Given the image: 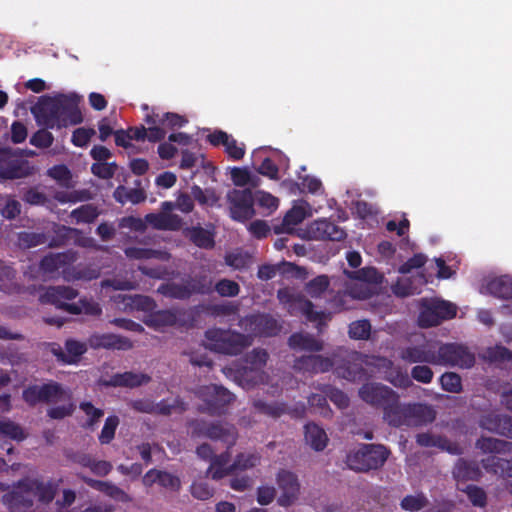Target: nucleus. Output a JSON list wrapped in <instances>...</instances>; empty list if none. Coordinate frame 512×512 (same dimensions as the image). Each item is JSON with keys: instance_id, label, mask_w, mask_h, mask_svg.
<instances>
[{"instance_id": "nucleus-1", "label": "nucleus", "mask_w": 512, "mask_h": 512, "mask_svg": "<svg viewBox=\"0 0 512 512\" xmlns=\"http://www.w3.org/2000/svg\"><path fill=\"white\" fill-rule=\"evenodd\" d=\"M54 494L55 488L52 484L26 479L19 482L12 492L6 494L3 501L10 512H30L36 498L48 503L54 498Z\"/></svg>"}, {"instance_id": "nucleus-2", "label": "nucleus", "mask_w": 512, "mask_h": 512, "mask_svg": "<svg viewBox=\"0 0 512 512\" xmlns=\"http://www.w3.org/2000/svg\"><path fill=\"white\" fill-rule=\"evenodd\" d=\"M77 296V291L66 286L49 287L39 297L42 303L53 304L56 307L63 308L71 314L99 315L100 306L87 299H81L77 304H67L66 301L72 300Z\"/></svg>"}, {"instance_id": "nucleus-3", "label": "nucleus", "mask_w": 512, "mask_h": 512, "mask_svg": "<svg viewBox=\"0 0 512 512\" xmlns=\"http://www.w3.org/2000/svg\"><path fill=\"white\" fill-rule=\"evenodd\" d=\"M259 463L260 456L257 453H241L232 464H229V454L222 453L211 459L207 472L212 479L219 480L237 471L252 469Z\"/></svg>"}, {"instance_id": "nucleus-4", "label": "nucleus", "mask_w": 512, "mask_h": 512, "mask_svg": "<svg viewBox=\"0 0 512 512\" xmlns=\"http://www.w3.org/2000/svg\"><path fill=\"white\" fill-rule=\"evenodd\" d=\"M44 391V401L53 404L47 412L50 418L63 419L73 413L75 404L69 389L56 382H49L44 384Z\"/></svg>"}, {"instance_id": "nucleus-5", "label": "nucleus", "mask_w": 512, "mask_h": 512, "mask_svg": "<svg viewBox=\"0 0 512 512\" xmlns=\"http://www.w3.org/2000/svg\"><path fill=\"white\" fill-rule=\"evenodd\" d=\"M388 454L382 445H364L347 456V464L356 471L376 469L384 464Z\"/></svg>"}, {"instance_id": "nucleus-6", "label": "nucleus", "mask_w": 512, "mask_h": 512, "mask_svg": "<svg viewBox=\"0 0 512 512\" xmlns=\"http://www.w3.org/2000/svg\"><path fill=\"white\" fill-rule=\"evenodd\" d=\"M456 315V306L439 299H424L418 316V323L423 328L439 325L442 321Z\"/></svg>"}, {"instance_id": "nucleus-7", "label": "nucleus", "mask_w": 512, "mask_h": 512, "mask_svg": "<svg viewBox=\"0 0 512 512\" xmlns=\"http://www.w3.org/2000/svg\"><path fill=\"white\" fill-rule=\"evenodd\" d=\"M248 345L247 338L241 334L220 329L206 332L205 346L215 352L237 354Z\"/></svg>"}, {"instance_id": "nucleus-8", "label": "nucleus", "mask_w": 512, "mask_h": 512, "mask_svg": "<svg viewBox=\"0 0 512 512\" xmlns=\"http://www.w3.org/2000/svg\"><path fill=\"white\" fill-rule=\"evenodd\" d=\"M349 281L345 284V294L353 299H365L370 294L369 284L382 282V275L373 267H365L358 271H345Z\"/></svg>"}, {"instance_id": "nucleus-9", "label": "nucleus", "mask_w": 512, "mask_h": 512, "mask_svg": "<svg viewBox=\"0 0 512 512\" xmlns=\"http://www.w3.org/2000/svg\"><path fill=\"white\" fill-rule=\"evenodd\" d=\"M278 298L291 314L300 313L304 315L307 320L311 322H318L319 325L329 319L328 314L314 311L313 305L310 301L306 300L303 296L297 294L290 288L279 290Z\"/></svg>"}, {"instance_id": "nucleus-10", "label": "nucleus", "mask_w": 512, "mask_h": 512, "mask_svg": "<svg viewBox=\"0 0 512 512\" xmlns=\"http://www.w3.org/2000/svg\"><path fill=\"white\" fill-rule=\"evenodd\" d=\"M437 365L470 368L475 357L467 347L457 343H437Z\"/></svg>"}, {"instance_id": "nucleus-11", "label": "nucleus", "mask_w": 512, "mask_h": 512, "mask_svg": "<svg viewBox=\"0 0 512 512\" xmlns=\"http://www.w3.org/2000/svg\"><path fill=\"white\" fill-rule=\"evenodd\" d=\"M62 102L59 101V95L55 97L42 98L33 108L32 113L38 124L47 128H59L61 120L59 108Z\"/></svg>"}, {"instance_id": "nucleus-12", "label": "nucleus", "mask_w": 512, "mask_h": 512, "mask_svg": "<svg viewBox=\"0 0 512 512\" xmlns=\"http://www.w3.org/2000/svg\"><path fill=\"white\" fill-rule=\"evenodd\" d=\"M276 480L280 490L278 504L282 507L293 505L300 495V483L297 476L290 471L282 470L277 474Z\"/></svg>"}, {"instance_id": "nucleus-13", "label": "nucleus", "mask_w": 512, "mask_h": 512, "mask_svg": "<svg viewBox=\"0 0 512 512\" xmlns=\"http://www.w3.org/2000/svg\"><path fill=\"white\" fill-rule=\"evenodd\" d=\"M211 288V280L204 279L198 283L191 281L165 284L158 288V292L167 297L183 299L189 297L192 293H208Z\"/></svg>"}, {"instance_id": "nucleus-14", "label": "nucleus", "mask_w": 512, "mask_h": 512, "mask_svg": "<svg viewBox=\"0 0 512 512\" xmlns=\"http://www.w3.org/2000/svg\"><path fill=\"white\" fill-rule=\"evenodd\" d=\"M228 200L233 219L245 221L254 215L253 195L250 190H232L228 194Z\"/></svg>"}, {"instance_id": "nucleus-15", "label": "nucleus", "mask_w": 512, "mask_h": 512, "mask_svg": "<svg viewBox=\"0 0 512 512\" xmlns=\"http://www.w3.org/2000/svg\"><path fill=\"white\" fill-rule=\"evenodd\" d=\"M191 433L193 435H204L211 439L221 440L229 446L233 445L237 439V432L235 428L227 423H219L209 426L202 425L200 423H193L191 425Z\"/></svg>"}, {"instance_id": "nucleus-16", "label": "nucleus", "mask_w": 512, "mask_h": 512, "mask_svg": "<svg viewBox=\"0 0 512 512\" xmlns=\"http://www.w3.org/2000/svg\"><path fill=\"white\" fill-rule=\"evenodd\" d=\"M198 397L206 403L205 409L218 411L233 400V395L223 387L209 385L199 389Z\"/></svg>"}, {"instance_id": "nucleus-17", "label": "nucleus", "mask_w": 512, "mask_h": 512, "mask_svg": "<svg viewBox=\"0 0 512 512\" xmlns=\"http://www.w3.org/2000/svg\"><path fill=\"white\" fill-rule=\"evenodd\" d=\"M62 102L59 108V128L76 125L82 122V115L78 107L79 98L76 95H59Z\"/></svg>"}, {"instance_id": "nucleus-18", "label": "nucleus", "mask_w": 512, "mask_h": 512, "mask_svg": "<svg viewBox=\"0 0 512 512\" xmlns=\"http://www.w3.org/2000/svg\"><path fill=\"white\" fill-rule=\"evenodd\" d=\"M267 353L263 350L253 351L247 358V365L244 367L243 379L247 384H258L264 382L265 375L261 371L266 364Z\"/></svg>"}, {"instance_id": "nucleus-19", "label": "nucleus", "mask_w": 512, "mask_h": 512, "mask_svg": "<svg viewBox=\"0 0 512 512\" xmlns=\"http://www.w3.org/2000/svg\"><path fill=\"white\" fill-rule=\"evenodd\" d=\"M437 342L422 346H411L401 351V358L410 363H430L437 365Z\"/></svg>"}, {"instance_id": "nucleus-20", "label": "nucleus", "mask_w": 512, "mask_h": 512, "mask_svg": "<svg viewBox=\"0 0 512 512\" xmlns=\"http://www.w3.org/2000/svg\"><path fill=\"white\" fill-rule=\"evenodd\" d=\"M307 233L312 239H329L340 241L345 237V232L334 223L326 219L315 220L307 228Z\"/></svg>"}, {"instance_id": "nucleus-21", "label": "nucleus", "mask_w": 512, "mask_h": 512, "mask_svg": "<svg viewBox=\"0 0 512 512\" xmlns=\"http://www.w3.org/2000/svg\"><path fill=\"white\" fill-rule=\"evenodd\" d=\"M360 397L367 403L384 406L386 402L393 398L395 392L386 386L375 383L365 384L359 391Z\"/></svg>"}, {"instance_id": "nucleus-22", "label": "nucleus", "mask_w": 512, "mask_h": 512, "mask_svg": "<svg viewBox=\"0 0 512 512\" xmlns=\"http://www.w3.org/2000/svg\"><path fill=\"white\" fill-rule=\"evenodd\" d=\"M383 408L384 419L390 425L395 427L407 425L409 404H400L398 401V395L395 394V400L390 398V400L386 402Z\"/></svg>"}, {"instance_id": "nucleus-23", "label": "nucleus", "mask_w": 512, "mask_h": 512, "mask_svg": "<svg viewBox=\"0 0 512 512\" xmlns=\"http://www.w3.org/2000/svg\"><path fill=\"white\" fill-rule=\"evenodd\" d=\"M310 216H312V208L309 203L304 200L295 201L292 208L284 216L283 230L291 232L295 226Z\"/></svg>"}, {"instance_id": "nucleus-24", "label": "nucleus", "mask_w": 512, "mask_h": 512, "mask_svg": "<svg viewBox=\"0 0 512 512\" xmlns=\"http://www.w3.org/2000/svg\"><path fill=\"white\" fill-rule=\"evenodd\" d=\"M245 329L252 334L273 335L278 331L275 319L266 315H253L243 321Z\"/></svg>"}, {"instance_id": "nucleus-25", "label": "nucleus", "mask_w": 512, "mask_h": 512, "mask_svg": "<svg viewBox=\"0 0 512 512\" xmlns=\"http://www.w3.org/2000/svg\"><path fill=\"white\" fill-rule=\"evenodd\" d=\"M407 425L406 426H423L427 425L435 420V410L426 404L414 403L409 404V410L407 414Z\"/></svg>"}, {"instance_id": "nucleus-26", "label": "nucleus", "mask_w": 512, "mask_h": 512, "mask_svg": "<svg viewBox=\"0 0 512 512\" xmlns=\"http://www.w3.org/2000/svg\"><path fill=\"white\" fill-rule=\"evenodd\" d=\"M89 344L93 348L117 350H129L133 346L128 338L114 334L93 335L89 339Z\"/></svg>"}, {"instance_id": "nucleus-27", "label": "nucleus", "mask_w": 512, "mask_h": 512, "mask_svg": "<svg viewBox=\"0 0 512 512\" xmlns=\"http://www.w3.org/2000/svg\"><path fill=\"white\" fill-rule=\"evenodd\" d=\"M65 347L66 352H64L60 346L53 345L51 352L57 357L59 361L66 364L76 363L79 357L87 350V347L84 343L75 340H67Z\"/></svg>"}, {"instance_id": "nucleus-28", "label": "nucleus", "mask_w": 512, "mask_h": 512, "mask_svg": "<svg viewBox=\"0 0 512 512\" xmlns=\"http://www.w3.org/2000/svg\"><path fill=\"white\" fill-rule=\"evenodd\" d=\"M118 307L124 311L139 310L144 312H150L155 308V303L148 296L135 295H119L116 298Z\"/></svg>"}, {"instance_id": "nucleus-29", "label": "nucleus", "mask_w": 512, "mask_h": 512, "mask_svg": "<svg viewBox=\"0 0 512 512\" xmlns=\"http://www.w3.org/2000/svg\"><path fill=\"white\" fill-rule=\"evenodd\" d=\"M146 223L159 230H178L182 226V218L172 213H151L145 217Z\"/></svg>"}, {"instance_id": "nucleus-30", "label": "nucleus", "mask_w": 512, "mask_h": 512, "mask_svg": "<svg viewBox=\"0 0 512 512\" xmlns=\"http://www.w3.org/2000/svg\"><path fill=\"white\" fill-rule=\"evenodd\" d=\"M371 363L379 368L389 369L386 372L385 378L394 386L406 388L412 385V381L408 374L399 369L392 368V363L389 360L384 358H373V362Z\"/></svg>"}, {"instance_id": "nucleus-31", "label": "nucleus", "mask_w": 512, "mask_h": 512, "mask_svg": "<svg viewBox=\"0 0 512 512\" xmlns=\"http://www.w3.org/2000/svg\"><path fill=\"white\" fill-rule=\"evenodd\" d=\"M179 320V314L172 310L151 312L143 318V322L154 329H163L175 325Z\"/></svg>"}, {"instance_id": "nucleus-32", "label": "nucleus", "mask_w": 512, "mask_h": 512, "mask_svg": "<svg viewBox=\"0 0 512 512\" xmlns=\"http://www.w3.org/2000/svg\"><path fill=\"white\" fill-rule=\"evenodd\" d=\"M150 381V377L143 373L125 372L123 374H116L106 382V385L111 386H125V387H137L147 384Z\"/></svg>"}, {"instance_id": "nucleus-33", "label": "nucleus", "mask_w": 512, "mask_h": 512, "mask_svg": "<svg viewBox=\"0 0 512 512\" xmlns=\"http://www.w3.org/2000/svg\"><path fill=\"white\" fill-rule=\"evenodd\" d=\"M487 291L499 298H512V277L500 276L488 281Z\"/></svg>"}, {"instance_id": "nucleus-34", "label": "nucleus", "mask_w": 512, "mask_h": 512, "mask_svg": "<svg viewBox=\"0 0 512 512\" xmlns=\"http://www.w3.org/2000/svg\"><path fill=\"white\" fill-rule=\"evenodd\" d=\"M83 480L91 487L95 488L96 490H99L106 495L110 496L111 498L121 501V502H128L131 500L128 494H126L123 490L118 488L117 486L103 481H98L90 478L83 477Z\"/></svg>"}, {"instance_id": "nucleus-35", "label": "nucleus", "mask_w": 512, "mask_h": 512, "mask_svg": "<svg viewBox=\"0 0 512 512\" xmlns=\"http://www.w3.org/2000/svg\"><path fill=\"white\" fill-rule=\"evenodd\" d=\"M426 282L427 280L422 274L418 275L413 282L408 278H401L392 286V290L397 296L406 297L419 293L420 286L424 285Z\"/></svg>"}, {"instance_id": "nucleus-36", "label": "nucleus", "mask_w": 512, "mask_h": 512, "mask_svg": "<svg viewBox=\"0 0 512 512\" xmlns=\"http://www.w3.org/2000/svg\"><path fill=\"white\" fill-rule=\"evenodd\" d=\"M305 440L308 445L316 451L323 450L328 442L325 431L316 424L305 426Z\"/></svg>"}, {"instance_id": "nucleus-37", "label": "nucleus", "mask_w": 512, "mask_h": 512, "mask_svg": "<svg viewBox=\"0 0 512 512\" xmlns=\"http://www.w3.org/2000/svg\"><path fill=\"white\" fill-rule=\"evenodd\" d=\"M332 366L329 359L322 358L321 356H307L299 359L296 363V368L311 372H325Z\"/></svg>"}, {"instance_id": "nucleus-38", "label": "nucleus", "mask_w": 512, "mask_h": 512, "mask_svg": "<svg viewBox=\"0 0 512 512\" xmlns=\"http://www.w3.org/2000/svg\"><path fill=\"white\" fill-rule=\"evenodd\" d=\"M131 406L138 412L159 413L164 415L171 414L173 411L178 409L176 405H168L165 402L154 404L149 400H136L131 403Z\"/></svg>"}, {"instance_id": "nucleus-39", "label": "nucleus", "mask_w": 512, "mask_h": 512, "mask_svg": "<svg viewBox=\"0 0 512 512\" xmlns=\"http://www.w3.org/2000/svg\"><path fill=\"white\" fill-rule=\"evenodd\" d=\"M145 120L147 124H161L170 128L182 127L187 122V120L179 114L164 113L160 115L154 111L151 114H147Z\"/></svg>"}, {"instance_id": "nucleus-40", "label": "nucleus", "mask_w": 512, "mask_h": 512, "mask_svg": "<svg viewBox=\"0 0 512 512\" xmlns=\"http://www.w3.org/2000/svg\"><path fill=\"white\" fill-rule=\"evenodd\" d=\"M417 443L425 447H439L446 449L452 454L460 453V449L457 446H452L445 439L431 435L429 433H421L417 435Z\"/></svg>"}, {"instance_id": "nucleus-41", "label": "nucleus", "mask_w": 512, "mask_h": 512, "mask_svg": "<svg viewBox=\"0 0 512 512\" xmlns=\"http://www.w3.org/2000/svg\"><path fill=\"white\" fill-rule=\"evenodd\" d=\"M252 195L253 203L263 209L265 214L273 213L279 206L278 198L266 191L256 190Z\"/></svg>"}, {"instance_id": "nucleus-42", "label": "nucleus", "mask_w": 512, "mask_h": 512, "mask_svg": "<svg viewBox=\"0 0 512 512\" xmlns=\"http://www.w3.org/2000/svg\"><path fill=\"white\" fill-rule=\"evenodd\" d=\"M289 344L294 349L318 351L322 348L319 341L308 334H293L289 339Z\"/></svg>"}, {"instance_id": "nucleus-43", "label": "nucleus", "mask_w": 512, "mask_h": 512, "mask_svg": "<svg viewBox=\"0 0 512 512\" xmlns=\"http://www.w3.org/2000/svg\"><path fill=\"white\" fill-rule=\"evenodd\" d=\"M125 254L127 257L131 259H150V258H158L161 260H165L168 258L167 253L137 247H130L125 250Z\"/></svg>"}, {"instance_id": "nucleus-44", "label": "nucleus", "mask_w": 512, "mask_h": 512, "mask_svg": "<svg viewBox=\"0 0 512 512\" xmlns=\"http://www.w3.org/2000/svg\"><path fill=\"white\" fill-rule=\"evenodd\" d=\"M329 286L328 277L325 275L317 276L306 284V292L312 298L320 297Z\"/></svg>"}, {"instance_id": "nucleus-45", "label": "nucleus", "mask_w": 512, "mask_h": 512, "mask_svg": "<svg viewBox=\"0 0 512 512\" xmlns=\"http://www.w3.org/2000/svg\"><path fill=\"white\" fill-rule=\"evenodd\" d=\"M506 424V420H503L496 415H489L481 421V426L489 431H494L503 435H512V432L507 429Z\"/></svg>"}, {"instance_id": "nucleus-46", "label": "nucleus", "mask_w": 512, "mask_h": 512, "mask_svg": "<svg viewBox=\"0 0 512 512\" xmlns=\"http://www.w3.org/2000/svg\"><path fill=\"white\" fill-rule=\"evenodd\" d=\"M99 215L97 208L93 205H83L78 209L71 212V217L76 220L77 223H89L96 219Z\"/></svg>"}, {"instance_id": "nucleus-47", "label": "nucleus", "mask_w": 512, "mask_h": 512, "mask_svg": "<svg viewBox=\"0 0 512 512\" xmlns=\"http://www.w3.org/2000/svg\"><path fill=\"white\" fill-rule=\"evenodd\" d=\"M114 197L120 203H139L144 199V195L141 191L127 189L125 187H118L114 192Z\"/></svg>"}, {"instance_id": "nucleus-48", "label": "nucleus", "mask_w": 512, "mask_h": 512, "mask_svg": "<svg viewBox=\"0 0 512 512\" xmlns=\"http://www.w3.org/2000/svg\"><path fill=\"white\" fill-rule=\"evenodd\" d=\"M68 261H70L68 255H65V254L50 255V256L45 257L41 261V268L45 272H53L55 270L60 269Z\"/></svg>"}, {"instance_id": "nucleus-49", "label": "nucleus", "mask_w": 512, "mask_h": 512, "mask_svg": "<svg viewBox=\"0 0 512 512\" xmlns=\"http://www.w3.org/2000/svg\"><path fill=\"white\" fill-rule=\"evenodd\" d=\"M453 474L457 479H474L479 473L474 465L459 460L453 470Z\"/></svg>"}, {"instance_id": "nucleus-50", "label": "nucleus", "mask_w": 512, "mask_h": 512, "mask_svg": "<svg viewBox=\"0 0 512 512\" xmlns=\"http://www.w3.org/2000/svg\"><path fill=\"white\" fill-rule=\"evenodd\" d=\"M231 179L236 186L240 187L247 184H251L252 186L257 185L254 177L246 168H233L231 170Z\"/></svg>"}, {"instance_id": "nucleus-51", "label": "nucleus", "mask_w": 512, "mask_h": 512, "mask_svg": "<svg viewBox=\"0 0 512 512\" xmlns=\"http://www.w3.org/2000/svg\"><path fill=\"white\" fill-rule=\"evenodd\" d=\"M440 383L444 390L458 393L461 390V378L453 372L444 373L440 377Z\"/></svg>"}, {"instance_id": "nucleus-52", "label": "nucleus", "mask_w": 512, "mask_h": 512, "mask_svg": "<svg viewBox=\"0 0 512 512\" xmlns=\"http://www.w3.org/2000/svg\"><path fill=\"white\" fill-rule=\"evenodd\" d=\"M370 331L371 325L366 320L355 321L349 327V335L354 339H367Z\"/></svg>"}, {"instance_id": "nucleus-53", "label": "nucleus", "mask_w": 512, "mask_h": 512, "mask_svg": "<svg viewBox=\"0 0 512 512\" xmlns=\"http://www.w3.org/2000/svg\"><path fill=\"white\" fill-rule=\"evenodd\" d=\"M190 491L192 496L199 500H208L214 494L213 488L202 480L193 482Z\"/></svg>"}, {"instance_id": "nucleus-54", "label": "nucleus", "mask_w": 512, "mask_h": 512, "mask_svg": "<svg viewBox=\"0 0 512 512\" xmlns=\"http://www.w3.org/2000/svg\"><path fill=\"white\" fill-rule=\"evenodd\" d=\"M118 424L119 419L116 416H111L106 419L99 436V440L102 444H107L113 439Z\"/></svg>"}, {"instance_id": "nucleus-55", "label": "nucleus", "mask_w": 512, "mask_h": 512, "mask_svg": "<svg viewBox=\"0 0 512 512\" xmlns=\"http://www.w3.org/2000/svg\"><path fill=\"white\" fill-rule=\"evenodd\" d=\"M190 237L192 241L199 247L209 248L213 246V239L211 234L202 228H195L191 230Z\"/></svg>"}, {"instance_id": "nucleus-56", "label": "nucleus", "mask_w": 512, "mask_h": 512, "mask_svg": "<svg viewBox=\"0 0 512 512\" xmlns=\"http://www.w3.org/2000/svg\"><path fill=\"white\" fill-rule=\"evenodd\" d=\"M116 167L117 166L114 162H109V161L99 162V163H94L91 166V171L94 175H96L100 178L108 179L114 175V173L116 171Z\"/></svg>"}, {"instance_id": "nucleus-57", "label": "nucleus", "mask_w": 512, "mask_h": 512, "mask_svg": "<svg viewBox=\"0 0 512 512\" xmlns=\"http://www.w3.org/2000/svg\"><path fill=\"white\" fill-rule=\"evenodd\" d=\"M80 409L85 413L87 420L86 425L93 427L104 415L101 409L95 408L90 402L80 404Z\"/></svg>"}, {"instance_id": "nucleus-58", "label": "nucleus", "mask_w": 512, "mask_h": 512, "mask_svg": "<svg viewBox=\"0 0 512 512\" xmlns=\"http://www.w3.org/2000/svg\"><path fill=\"white\" fill-rule=\"evenodd\" d=\"M426 504H427L426 497L423 495H420V494L406 496L401 501V507L407 511H418V510L422 509L423 507H425Z\"/></svg>"}, {"instance_id": "nucleus-59", "label": "nucleus", "mask_w": 512, "mask_h": 512, "mask_svg": "<svg viewBox=\"0 0 512 512\" xmlns=\"http://www.w3.org/2000/svg\"><path fill=\"white\" fill-rule=\"evenodd\" d=\"M0 433L12 439L21 440L24 438L21 427L9 420H0Z\"/></svg>"}, {"instance_id": "nucleus-60", "label": "nucleus", "mask_w": 512, "mask_h": 512, "mask_svg": "<svg viewBox=\"0 0 512 512\" xmlns=\"http://www.w3.org/2000/svg\"><path fill=\"white\" fill-rule=\"evenodd\" d=\"M81 463L84 466L89 467L93 473H95L96 475H99V476L107 475L112 468V466L109 462L95 461V460H92L87 457L83 458Z\"/></svg>"}, {"instance_id": "nucleus-61", "label": "nucleus", "mask_w": 512, "mask_h": 512, "mask_svg": "<svg viewBox=\"0 0 512 512\" xmlns=\"http://www.w3.org/2000/svg\"><path fill=\"white\" fill-rule=\"evenodd\" d=\"M44 393V384L34 385L23 391V398L30 405H34L37 402L44 401Z\"/></svg>"}, {"instance_id": "nucleus-62", "label": "nucleus", "mask_w": 512, "mask_h": 512, "mask_svg": "<svg viewBox=\"0 0 512 512\" xmlns=\"http://www.w3.org/2000/svg\"><path fill=\"white\" fill-rule=\"evenodd\" d=\"M94 135L95 130L81 127L73 132L72 142L75 146L85 147Z\"/></svg>"}, {"instance_id": "nucleus-63", "label": "nucleus", "mask_w": 512, "mask_h": 512, "mask_svg": "<svg viewBox=\"0 0 512 512\" xmlns=\"http://www.w3.org/2000/svg\"><path fill=\"white\" fill-rule=\"evenodd\" d=\"M249 262V255L241 251L232 252L226 256L227 265L235 269L244 268L249 264Z\"/></svg>"}, {"instance_id": "nucleus-64", "label": "nucleus", "mask_w": 512, "mask_h": 512, "mask_svg": "<svg viewBox=\"0 0 512 512\" xmlns=\"http://www.w3.org/2000/svg\"><path fill=\"white\" fill-rule=\"evenodd\" d=\"M224 147L226 153L235 160L241 159L245 154L244 145L239 144L232 136H229Z\"/></svg>"}]
</instances>
